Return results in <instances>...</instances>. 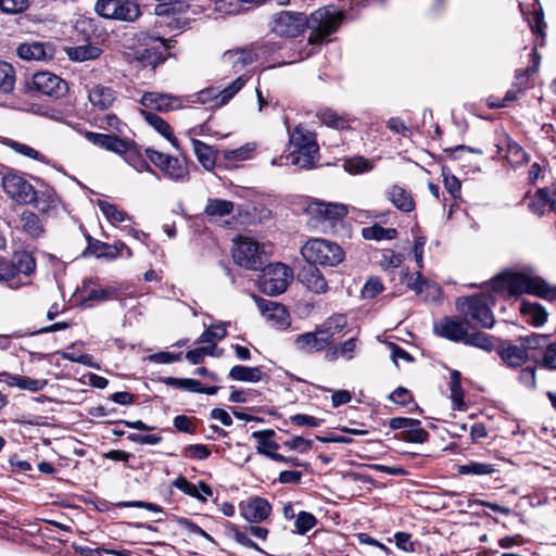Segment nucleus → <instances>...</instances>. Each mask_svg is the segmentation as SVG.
I'll return each instance as SVG.
<instances>
[{"label": "nucleus", "instance_id": "f257e3e1", "mask_svg": "<svg viewBox=\"0 0 556 556\" xmlns=\"http://www.w3.org/2000/svg\"><path fill=\"white\" fill-rule=\"evenodd\" d=\"M494 294L516 296L529 293L545 300L556 301V286H551L539 276L526 273H503L489 286Z\"/></svg>", "mask_w": 556, "mask_h": 556}, {"label": "nucleus", "instance_id": "f03ea898", "mask_svg": "<svg viewBox=\"0 0 556 556\" xmlns=\"http://www.w3.org/2000/svg\"><path fill=\"white\" fill-rule=\"evenodd\" d=\"M290 152L286 156L287 164L308 169L315 166L319 157V147L315 132L304 125L289 129Z\"/></svg>", "mask_w": 556, "mask_h": 556}, {"label": "nucleus", "instance_id": "7ed1b4c3", "mask_svg": "<svg viewBox=\"0 0 556 556\" xmlns=\"http://www.w3.org/2000/svg\"><path fill=\"white\" fill-rule=\"evenodd\" d=\"M301 255L308 265L323 267H336L345 258L341 245L324 238L308 239L301 248Z\"/></svg>", "mask_w": 556, "mask_h": 556}, {"label": "nucleus", "instance_id": "20e7f679", "mask_svg": "<svg viewBox=\"0 0 556 556\" xmlns=\"http://www.w3.org/2000/svg\"><path fill=\"white\" fill-rule=\"evenodd\" d=\"M494 304L495 295L486 292L459 298L456 301L457 311L467 321L488 329L492 328L495 321L491 309Z\"/></svg>", "mask_w": 556, "mask_h": 556}, {"label": "nucleus", "instance_id": "39448f33", "mask_svg": "<svg viewBox=\"0 0 556 556\" xmlns=\"http://www.w3.org/2000/svg\"><path fill=\"white\" fill-rule=\"evenodd\" d=\"M342 22L341 12L329 8H320L306 16L305 29L309 30L308 43L321 45L336 33Z\"/></svg>", "mask_w": 556, "mask_h": 556}, {"label": "nucleus", "instance_id": "423d86ee", "mask_svg": "<svg viewBox=\"0 0 556 556\" xmlns=\"http://www.w3.org/2000/svg\"><path fill=\"white\" fill-rule=\"evenodd\" d=\"M146 155L167 179L181 184L189 180V167L185 159L165 154L153 149H147Z\"/></svg>", "mask_w": 556, "mask_h": 556}, {"label": "nucleus", "instance_id": "0eeeda50", "mask_svg": "<svg viewBox=\"0 0 556 556\" xmlns=\"http://www.w3.org/2000/svg\"><path fill=\"white\" fill-rule=\"evenodd\" d=\"M306 15L293 11H280L271 16L269 27L273 34L281 38H295L305 30Z\"/></svg>", "mask_w": 556, "mask_h": 556}, {"label": "nucleus", "instance_id": "6e6552de", "mask_svg": "<svg viewBox=\"0 0 556 556\" xmlns=\"http://www.w3.org/2000/svg\"><path fill=\"white\" fill-rule=\"evenodd\" d=\"M306 212L311 217L308 224L317 228L320 223L333 225L341 222L348 215L349 208L343 203L314 200L308 203Z\"/></svg>", "mask_w": 556, "mask_h": 556}, {"label": "nucleus", "instance_id": "1a4fd4ad", "mask_svg": "<svg viewBox=\"0 0 556 556\" xmlns=\"http://www.w3.org/2000/svg\"><path fill=\"white\" fill-rule=\"evenodd\" d=\"M291 279V269L282 263H275L263 269L258 283L264 293L277 295L286 291Z\"/></svg>", "mask_w": 556, "mask_h": 556}, {"label": "nucleus", "instance_id": "9d476101", "mask_svg": "<svg viewBox=\"0 0 556 556\" xmlns=\"http://www.w3.org/2000/svg\"><path fill=\"white\" fill-rule=\"evenodd\" d=\"M264 250L258 242L248 237H240L233 245V261L241 267L256 270L263 266Z\"/></svg>", "mask_w": 556, "mask_h": 556}, {"label": "nucleus", "instance_id": "9b49d317", "mask_svg": "<svg viewBox=\"0 0 556 556\" xmlns=\"http://www.w3.org/2000/svg\"><path fill=\"white\" fill-rule=\"evenodd\" d=\"M141 40L143 45L135 51L134 58L142 66L155 67L163 61V52L172 48V40L160 37L141 34L139 41Z\"/></svg>", "mask_w": 556, "mask_h": 556}, {"label": "nucleus", "instance_id": "f8f14e48", "mask_svg": "<svg viewBox=\"0 0 556 556\" xmlns=\"http://www.w3.org/2000/svg\"><path fill=\"white\" fill-rule=\"evenodd\" d=\"M94 11L102 17L132 22L140 15L139 5L131 0H97Z\"/></svg>", "mask_w": 556, "mask_h": 556}, {"label": "nucleus", "instance_id": "ddd939ff", "mask_svg": "<svg viewBox=\"0 0 556 556\" xmlns=\"http://www.w3.org/2000/svg\"><path fill=\"white\" fill-rule=\"evenodd\" d=\"M3 191L15 202L30 203L34 200L35 189L23 174L9 168L1 177Z\"/></svg>", "mask_w": 556, "mask_h": 556}, {"label": "nucleus", "instance_id": "4468645a", "mask_svg": "<svg viewBox=\"0 0 556 556\" xmlns=\"http://www.w3.org/2000/svg\"><path fill=\"white\" fill-rule=\"evenodd\" d=\"M249 78L247 74H242L223 90L217 91L214 88L202 90L198 93L197 99L204 104L212 101L213 105L223 106L243 88Z\"/></svg>", "mask_w": 556, "mask_h": 556}, {"label": "nucleus", "instance_id": "2eb2a0df", "mask_svg": "<svg viewBox=\"0 0 556 556\" xmlns=\"http://www.w3.org/2000/svg\"><path fill=\"white\" fill-rule=\"evenodd\" d=\"M254 300L262 316L271 327L285 329L290 325V315L282 304L256 296Z\"/></svg>", "mask_w": 556, "mask_h": 556}, {"label": "nucleus", "instance_id": "dca6fc26", "mask_svg": "<svg viewBox=\"0 0 556 556\" xmlns=\"http://www.w3.org/2000/svg\"><path fill=\"white\" fill-rule=\"evenodd\" d=\"M330 343L326 336L319 332L318 327L314 331L298 334L293 339L294 349L304 354H314L325 350Z\"/></svg>", "mask_w": 556, "mask_h": 556}, {"label": "nucleus", "instance_id": "f3484780", "mask_svg": "<svg viewBox=\"0 0 556 556\" xmlns=\"http://www.w3.org/2000/svg\"><path fill=\"white\" fill-rule=\"evenodd\" d=\"M140 103L147 110L161 112L178 110L184 106V100L181 98L157 92H146L141 97Z\"/></svg>", "mask_w": 556, "mask_h": 556}, {"label": "nucleus", "instance_id": "a211bd4d", "mask_svg": "<svg viewBox=\"0 0 556 556\" xmlns=\"http://www.w3.org/2000/svg\"><path fill=\"white\" fill-rule=\"evenodd\" d=\"M34 87L47 96H60L66 91V83L49 72L36 73L33 77Z\"/></svg>", "mask_w": 556, "mask_h": 556}, {"label": "nucleus", "instance_id": "6ab92c4d", "mask_svg": "<svg viewBox=\"0 0 556 556\" xmlns=\"http://www.w3.org/2000/svg\"><path fill=\"white\" fill-rule=\"evenodd\" d=\"M17 55L26 61H47L54 55V48L51 43L45 42H24L16 49Z\"/></svg>", "mask_w": 556, "mask_h": 556}, {"label": "nucleus", "instance_id": "aec40b11", "mask_svg": "<svg viewBox=\"0 0 556 556\" xmlns=\"http://www.w3.org/2000/svg\"><path fill=\"white\" fill-rule=\"evenodd\" d=\"M270 513V504L262 497H253L240 505V514L249 522H261L265 520Z\"/></svg>", "mask_w": 556, "mask_h": 556}, {"label": "nucleus", "instance_id": "412c9836", "mask_svg": "<svg viewBox=\"0 0 556 556\" xmlns=\"http://www.w3.org/2000/svg\"><path fill=\"white\" fill-rule=\"evenodd\" d=\"M434 331L438 336L451 341L464 342L467 334V327L460 320L445 317L434 324Z\"/></svg>", "mask_w": 556, "mask_h": 556}, {"label": "nucleus", "instance_id": "4be33fe9", "mask_svg": "<svg viewBox=\"0 0 556 556\" xmlns=\"http://www.w3.org/2000/svg\"><path fill=\"white\" fill-rule=\"evenodd\" d=\"M274 437L275 431L271 429L254 431L252 438L257 440L256 452L273 460H286V456L277 453L278 444L273 440Z\"/></svg>", "mask_w": 556, "mask_h": 556}, {"label": "nucleus", "instance_id": "5701e85b", "mask_svg": "<svg viewBox=\"0 0 556 556\" xmlns=\"http://www.w3.org/2000/svg\"><path fill=\"white\" fill-rule=\"evenodd\" d=\"M299 280L314 293H325L328 283L321 271L313 265L302 268L298 274Z\"/></svg>", "mask_w": 556, "mask_h": 556}, {"label": "nucleus", "instance_id": "b1692460", "mask_svg": "<svg viewBox=\"0 0 556 556\" xmlns=\"http://www.w3.org/2000/svg\"><path fill=\"white\" fill-rule=\"evenodd\" d=\"M255 59V53L249 49L228 50L222 56L224 65L230 67L236 73L254 63Z\"/></svg>", "mask_w": 556, "mask_h": 556}, {"label": "nucleus", "instance_id": "393cba45", "mask_svg": "<svg viewBox=\"0 0 556 556\" xmlns=\"http://www.w3.org/2000/svg\"><path fill=\"white\" fill-rule=\"evenodd\" d=\"M173 485L182 493L203 503L213 494L211 486L205 482L200 481L199 484H193L181 476L173 481Z\"/></svg>", "mask_w": 556, "mask_h": 556}, {"label": "nucleus", "instance_id": "a878e982", "mask_svg": "<svg viewBox=\"0 0 556 556\" xmlns=\"http://www.w3.org/2000/svg\"><path fill=\"white\" fill-rule=\"evenodd\" d=\"M140 112L149 126H151L156 132L164 137L174 149H179V142L175 137L172 127L165 119L146 110H141Z\"/></svg>", "mask_w": 556, "mask_h": 556}, {"label": "nucleus", "instance_id": "bb28decb", "mask_svg": "<svg viewBox=\"0 0 556 556\" xmlns=\"http://www.w3.org/2000/svg\"><path fill=\"white\" fill-rule=\"evenodd\" d=\"M85 137L92 144L119 154L125 151V141L116 136L87 131Z\"/></svg>", "mask_w": 556, "mask_h": 556}, {"label": "nucleus", "instance_id": "cd10ccee", "mask_svg": "<svg viewBox=\"0 0 556 556\" xmlns=\"http://www.w3.org/2000/svg\"><path fill=\"white\" fill-rule=\"evenodd\" d=\"M10 265L13 268L14 276L21 277L23 280H29V276L36 269V261L27 252L15 253Z\"/></svg>", "mask_w": 556, "mask_h": 556}, {"label": "nucleus", "instance_id": "c85d7f7f", "mask_svg": "<svg viewBox=\"0 0 556 556\" xmlns=\"http://www.w3.org/2000/svg\"><path fill=\"white\" fill-rule=\"evenodd\" d=\"M124 150L118 155H122L137 173L152 172L151 166L134 142L126 140Z\"/></svg>", "mask_w": 556, "mask_h": 556}, {"label": "nucleus", "instance_id": "c756f323", "mask_svg": "<svg viewBox=\"0 0 556 556\" xmlns=\"http://www.w3.org/2000/svg\"><path fill=\"white\" fill-rule=\"evenodd\" d=\"M519 311L525 320L534 327L543 326L547 319L545 308L534 302L521 301Z\"/></svg>", "mask_w": 556, "mask_h": 556}, {"label": "nucleus", "instance_id": "7c9ffc66", "mask_svg": "<svg viewBox=\"0 0 556 556\" xmlns=\"http://www.w3.org/2000/svg\"><path fill=\"white\" fill-rule=\"evenodd\" d=\"M406 285L410 290L415 291L416 294L421 295L424 292H426V299H435L440 294L439 287L434 283H430L426 278H424L420 271L408 276Z\"/></svg>", "mask_w": 556, "mask_h": 556}, {"label": "nucleus", "instance_id": "2f4dec72", "mask_svg": "<svg viewBox=\"0 0 556 556\" xmlns=\"http://www.w3.org/2000/svg\"><path fill=\"white\" fill-rule=\"evenodd\" d=\"M88 98L94 108L106 110L115 101V91L110 87L97 85L89 90Z\"/></svg>", "mask_w": 556, "mask_h": 556}, {"label": "nucleus", "instance_id": "473e14b6", "mask_svg": "<svg viewBox=\"0 0 556 556\" xmlns=\"http://www.w3.org/2000/svg\"><path fill=\"white\" fill-rule=\"evenodd\" d=\"M257 149L255 142H248L237 149H226L222 151L223 159L230 165H237L240 162L253 159Z\"/></svg>", "mask_w": 556, "mask_h": 556}, {"label": "nucleus", "instance_id": "72a5a7b5", "mask_svg": "<svg viewBox=\"0 0 556 556\" xmlns=\"http://www.w3.org/2000/svg\"><path fill=\"white\" fill-rule=\"evenodd\" d=\"M193 153L199 163L206 170H213L216 165L217 151L201 140H193L192 144Z\"/></svg>", "mask_w": 556, "mask_h": 556}, {"label": "nucleus", "instance_id": "f704fd0d", "mask_svg": "<svg viewBox=\"0 0 556 556\" xmlns=\"http://www.w3.org/2000/svg\"><path fill=\"white\" fill-rule=\"evenodd\" d=\"M91 280H84L81 290L87 295L83 299L84 303L104 302L114 299L117 295V289L114 287L90 288Z\"/></svg>", "mask_w": 556, "mask_h": 556}, {"label": "nucleus", "instance_id": "c9c22d12", "mask_svg": "<svg viewBox=\"0 0 556 556\" xmlns=\"http://www.w3.org/2000/svg\"><path fill=\"white\" fill-rule=\"evenodd\" d=\"M529 207L539 215H543L548 210H553L556 213V193L551 198L545 189H539L533 195Z\"/></svg>", "mask_w": 556, "mask_h": 556}, {"label": "nucleus", "instance_id": "e433bc0d", "mask_svg": "<svg viewBox=\"0 0 556 556\" xmlns=\"http://www.w3.org/2000/svg\"><path fill=\"white\" fill-rule=\"evenodd\" d=\"M358 348V340L356 338H351L334 348L330 349L326 353V358L328 361H336L338 358H344L346 361H351Z\"/></svg>", "mask_w": 556, "mask_h": 556}, {"label": "nucleus", "instance_id": "4c0bfd02", "mask_svg": "<svg viewBox=\"0 0 556 556\" xmlns=\"http://www.w3.org/2000/svg\"><path fill=\"white\" fill-rule=\"evenodd\" d=\"M5 383L9 387H16L21 390H27L30 392H38L47 386V380L33 379L26 376L12 375L8 376Z\"/></svg>", "mask_w": 556, "mask_h": 556}, {"label": "nucleus", "instance_id": "58836bf2", "mask_svg": "<svg viewBox=\"0 0 556 556\" xmlns=\"http://www.w3.org/2000/svg\"><path fill=\"white\" fill-rule=\"evenodd\" d=\"M348 320L344 315H333L326 319L321 325L317 326L319 332L326 336L331 344L336 334L340 333L346 326Z\"/></svg>", "mask_w": 556, "mask_h": 556}, {"label": "nucleus", "instance_id": "ea45409f", "mask_svg": "<svg viewBox=\"0 0 556 556\" xmlns=\"http://www.w3.org/2000/svg\"><path fill=\"white\" fill-rule=\"evenodd\" d=\"M388 198L395 207L403 212H410L415 206L412 195L400 186L391 187L388 190Z\"/></svg>", "mask_w": 556, "mask_h": 556}, {"label": "nucleus", "instance_id": "a19ab883", "mask_svg": "<svg viewBox=\"0 0 556 556\" xmlns=\"http://www.w3.org/2000/svg\"><path fill=\"white\" fill-rule=\"evenodd\" d=\"M229 377L232 380L255 383L262 380L263 372L260 367L236 365L230 368Z\"/></svg>", "mask_w": 556, "mask_h": 556}, {"label": "nucleus", "instance_id": "79ce46f5", "mask_svg": "<svg viewBox=\"0 0 556 556\" xmlns=\"http://www.w3.org/2000/svg\"><path fill=\"white\" fill-rule=\"evenodd\" d=\"M233 203L223 199H208L204 212L213 219L223 218L232 214Z\"/></svg>", "mask_w": 556, "mask_h": 556}, {"label": "nucleus", "instance_id": "37998d69", "mask_svg": "<svg viewBox=\"0 0 556 556\" xmlns=\"http://www.w3.org/2000/svg\"><path fill=\"white\" fill-rule=\"evenodd\" d=\"M123 249L127 250V256H131L132 253L130 249H128L123 242L109 244L98 241L92 245L93 253L97 255V257H104L108 260H115L118 257Z\"/></svg>", "mask_w": 556, "mask_h": 556}, {"label": "nucleus", "instance_id": "c03bdc74", "mask_svg": "<svg viewBox=\"0 0 556 556\" xmlns=\"http://www.w3.org/2000/svg\"><path fill=\"white\" fill-rule=\"evenodd\" d=\"M0 283L16 290L28 286L30 280H23L21 277H15L10 262L0 261Z\"/></svg>", "mask_w": 556, "mask_h": 556}, {"label": "nucleus", "instance_id": "a18cd8bd", "mask_svg": "<svg viewBox=\"0 0 556 556\" xmlns=\"http://www.w3.org/2000/svg\"><path fill=\"white\" fill-rule=\"evenodd\" d=\"M374 161L356 155L344 160L343 168L351 175L368 173L374 168Z\"/></svg>", "mask_w": 556, "mask_h": 556}, {"label": "nucleus", "instance_id": "49530a36", "mask_svg": "<svg viewBox=\"0 0 556 556\" xmlns=\"http://www.w3.org/2000/svg\"><path fill=\"white\" fill-rule=\"evenodd\" d=\"M101 54V49L96 46H77L67 49V56L72 61L84 62L94 60Z\"/></svg>", "mask_w": 556, "mask_h": 556}, {"label": "nucleus", "instance_id": "de8ad7c7", "mask_svg": "<svg viewBox=\"0 0 556 556\" xmlns=\"http://www.w3.org/2000/svg\"><path fill=\"white\" fill-rule=\"evenodd\" d=\"M362 236L366 240H392L396 238L397 231L395 228H384L379 225H374L370 227H365L362 229Z\"/></svg>", "mask_w": 556, "mask_h": 556}, {"label": "nucleus", "instance_id": "09e8293b", "mask_svg": "<svg viewBox=\"0 0 556 556\" xmlns=\"http://www.w3.org/2000/svg\"><path fill=\"white\" fill-rule=\"evenodd\" d=\"M450 391H451V400L453 402V408L464 410L465 403H464V393H463L462 384H460V372L457 370H453L451 372Z\"/></svg>", "mask_w": 556, "mask_h": 556}, {"label": "nucleus", "instance_id": "8fccbe9b", "mask_svg": "<svg viewBox=\"0 0 556 556\" xmlns=\"http://www.w3.org/2000/svg\"><path fill=\"white\" fill-rule=\"evenodd\" d=\"M98 206L104 217L113 225L130 220V216L126 212L119 210L116 205L111 204L106 201H99Z\"/></svg>", "mask_w": 556, "mask_h": 556}, {"label": "nucleus", "instance_id": "3c124183", "mask_svg": "<svg viewBox=\"0 0 556 556\" xmlns=\"http://www.w3.org/2000/svg\"><path fill=\"white\" fill-rule=\"evenodd\" d=\"M528 356L522 346L508 345L502 351L503 361L511 367L522 365Z\"/></svg>", "mask_w": 556, "mask_h": 556}, {"label": "nucleus", "instance_id": "603ef678", "mask_svg": "<svg viewBox=\"0 0 556 556\" xmlns=\"http://www.w3.org/2000/svg\"><path fill=\"white\" fill-rule=\"evenodd\" d=\"M15 71L13 66L0 61V92L8 93L14 89Z\"/></svg>", "mask_w": 556, "mask_h": 556}, {"label": "nucleus", "instance_id": "864d4df0", "mask_svg": "<svg viewBox=\"0 0 556 556\" xmlns=\"http://www.w3.org/2000/svg\"><path fill=\"white\" fill-rule=\"evenodd\" d=\"M457 471L460 475H472V476H485L491 475L495 471V468L491 464L469 462L457 467Z\"/></svg>", "mask_w": 556, "mask_h": 556}, {"label": "nucleus", "instance_id": "5fc2aeb1", "mask_svg": "<svg viewBox=\"0 0 556 556\" xmlns=\"http://www.w3.org/2000/svg\"><path fill=\"white\" fill-rule=\"evenodd\" d=\"M4 144L24 157L45 162V156L28 144L15 141L13 139H7Z\"/></svg>", "mask_w": 556, "mask_h": 556}, {"label": "nucleus", "instance_id": "6e6d98bb", "mask_svg": "<svg viewBox=\"0 0 556 556\" xmlns=\"http://www.w3.org/2000/svg\"><path fill=\"white\" fill-rule=\"evenodd\" d=\"M227 324L218 323L211 325L198 339L199 343H215L227 336Z\"/></svg>", "mask_w": 556, "mask_h": 556}, {"label": "nucleus", "instance_id": "4d7b16f0", "mask_svg": "<svg viewBox=\"0 0 556 556\" xmlns=\"http://www.w3.org/2000/svg\"><path fill=\"white\" fill-rule=\"evenodd\" d=\"M319 119L327 126L336 129L349 128V121L337 112L325 109L318 113Z\"/></svg>", "mask_w": 556, "mask_h": 556}, {"label": "nucleus", "instance_id": "13d9d810", "mask_svg": "<svg viewBox=\"0 0 556 556\" xmlns=\"http://www.w3.org/2000/svg\"><path fill=\"white\" fill-rule=\"evenodd\" d=\"M35 206L41 212H49L58 204V198L51 190L35 192L34 200Z\"/></svg>", "mask_w": 556, "mask_h": 556}, {"label": "nucleus", "instance_id": "bf43d9fd", "mask_svg": "<svg viewBox=\"0 0 556 556\" xmlns=\"http://www.w3.org/2000/svg\"><path fill=\"white\" fill-rule=\"evenodd\" d=\"M507 160L513 165H521L529 161L528 154L523 151V149L515 141L507 140Z\"/></svg>", "mask_w": 556, "mask_h": 556}, {"label": "nucleus", "instance_id": "052dcab7", "mask_svg": "<svg viewBox=\"0 0 556 556\" xmlns=\"http://www.w3.org/2000/svg\"><path fill=\"white\" fill-rule=\"evenodd\" d=\"M464 343L482 349L484 351H491L494 348L491 337L483 332H467Z\"/></svg>", "mask_w": 556, "mask_h": 556}, {"label": "nucleus", "instance_id": "680f3d73", "mask_svg": "<svg viewBox=\"0 0 556 556\" xmlns=\"http://www.w3.org/2000/svg\"><path fill=\"white\" fill-rule=\"evenodd\" d=\"M163 381L167 386L190 392H197L201 390V382L195 379L167 377L164 378Z\"/></svg>", "mask_w": 556, "mask_h": 556}, {"label": "nucleus", "instance_id": "e2e57ef3", "mask_svg": "<svg viewBox=\"0 0 556 556\" xmlns=\"http://www.w3.org/2000/svg\"><path fill=\"white\" fill-rule=\"evenodd\" d=\"M316 517L306 511H301L296 515V519L294 522L295 532L299 534H305L312 528L316 526Z\"/></svg>", "mask_w": 556, "mask_h": 556}, {"label": "nucleus", "instance_id": "0e129e2a", "mask_svg": "<svg viewBox=\"0 0 556 556\" xmlns=\"http://www.w3.org/2000/svg\"><path fill=\"white\" fill-rule=\"evenodd\" d=\"M401 439L413 443H422L428 439V432L420 425H414L401 432Z\"/></svg>", "mask_w": 556, "mask_h": 556}, {"label": "nucleus", "instance_id": "69168bd1", "mask_svg": "<svg viewBox=\"0 0 556 556\" xmlns=\"http://www.w3.org/2000/svg\"><path fill=\"white\" fill-rule=\"evenodd\" d=\"M29 7L28 0H0V10L7 14H18Z\"/></svg>", "mask_w": 556, "mask_h": 556}, {"label": "nucleus", "instance_id": "338daca9", "mask_svg": "<svg viewBox=\"0 0 556 556\" xmlns=\"http://www.w3.org/2000/svg\"><path fill=\"white\" fill-rule=\"evenodd\" d=\"M379 263L383 269L397 268L403 263V255L392 250H384Z\"/></svg>", "mask_w": 556, "mask_h": 556}, {"label": "nucleus", "instance_id": "774afa93", "mask_svg": "<svg viewBox=\"0 0 556 556\" xmlns=\"http://www.w3.org/2000/svg\"><path fill=\"white\" fill-rule=\"evenodd\" d=\"M522 344L521 346L527 352L528 350H541L546 349V346L549 344L547 342V337L542 334H532L528 336L521 339Z\"/></svg>", "mask_w": 556, "mask_h": 556}]
</instances>
